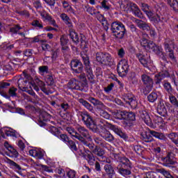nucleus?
Returning <instances> with one entry per match:
<instances>
[{
	"label": "nucleus",
	"mask_w": 178,
	"mask_h": 178,
	"mask_svg": "<svg viewBox=\"0 0 178 178\" xmlns=\"http://www.w3.org/2000/svg\"><path fill=\"white\" fill-rule=\"evenodd\" d=\"M4 147L6 148V149L8 151V155L9 156H11L12 158H17L19 153L17 152V150L13 148L12 145L9 144L8 142L4 143Z\"/></svg>",
	"instance_id": "nucleus-19"
},
{
	"label": "nucleus",
	"mask_w": 178,
	"mask_h": 178,
	"mask_svg": "<svg viewBox=\"0 0 178 178\" xmlns=\"http://www.w3.org/2000/svg\"><path fill=\"white\" fill-rule=\"evenodd\" d=\"M92 152L93 154H95V155H97V156H103L104 154H105V151H104V149L97 146L95 147V148L92 150Z\"/></svg>",
	"instance_id": "nucleus-40"
},
{
	"label": "nucleus",
	"mask_w": 178,
	"mask_h": 178,
	"mask_svg": "<svg viewBox=\"0 0 178 178\" xmlns=\"http://www.w3.org/2000/svg\"><path fill=\"white\" fill-rule=\"evenodd\" d=\"M127 8L129 12H132L138 17H143V14H141V11L140 10V8H138V6H137V4L129 3L127 4Z\"/></svg>",
	"instance_id": "nucleus-14"
},
{
	"label": "nucleus",
	"mask_w": 178,
	"mask_h": 178,
	"mask_svg": "<svg viewBox=\"0 0 178 178\" xmlns=\"http://www.w3.org/2000/svg\"><path fill=\"white\" fill-rule=\"evenodd\" d=\"M124 100L130 106H136V104H137V102L134 99V96L131 94H127L124 97Z\"/></svg>",
	"instance_id": "nucleus-24"
},
{
	"label": "nucleus",
	"mask_w": 178,
	"mask_h": 178,
	"mask_svg": "<svg viewBox=\"0 0 178 178\" xmlns=\"http://www.w3.org/2000/svg\"><path fill=\"white\" fill-rule=\"evenodd\" d=\"M76 172L74 171V170H69L67 171V176L69 178H74L76 177Z\"/></svg>",
	"instance_id": "nucleus-58"
},
{
	"label": "nucleus",
	"mask_w": 178,
	"mask_h": 178,
	"mask_svg": "<svg viewBox=\"0 0 178 178\" xmlns=\"http://www.w3.org/2000/svg\"><path fill=\"white\" fill-rule=\"evenodd\" d=\"M163 86L164 87V90H165L169 95L175 94V90H173V88H172L170 83L168 82L167 81H164Z\"/></svg>",
	"instance_id": "nucleus-32"
},
{
	"label": "nucleus",
	"mask_w": 178,
	"mask_h": 178,
	"mask_svg": "<svg viewBox=\"0 0 178 178\" xmlns=\"http://www.w3.org/2000/svg\"><path fill=\"white\" fill-rule=\"evenodd\" d=\"M77 130L79 133L81 134V136H83V137H85L86 138H88L89 141H91V136H90V134L88 133V130H87L83 127H79L77 128Z\"/></svg>",
	"instance_id": "nucleus-30"
},
{
	"label": "nucleus",
	"mask_w": 178,
	"mask_h": 178,
	"mask_svg": "<svg viewBox=\"0 0 178 178\" xmlns=\"http://www.w3.org/2000/svg\"><path fill=\"white\" fill-rule=\"evenodd\" d=\"M134 149L136 154H141V152H143V147L140 145H135Z\"/></svg>",
	"instance_id": "nucleus-63"
},
{
	"label": "nucleus",
	"mask_w": 178,
	"mask_h": 178,
	"mask_svg": "<svg viewBox=\"0 0 178 178\" xmlns=\"http://www.w3.org/2000/svg\"><path fill=\"white\" fill-rule=\"evenodd\" d=\"M24 75L26 79H28L29 81L25 80L24 79H18V87L19 90H22V91H26L27 92H29V94H34L33 92V89L35 91H40V90L44 92V94H52L54 92V89H51L47 88V85L41 81L40 79H36L35 80L34 83L31 82L30 80H31V76L29 74H26V72H24Z\"/></svg>",
	"instance_id": "nucleus-1"
},
{
	"label": "nucleus",
	"mask_w": 178,
	"mask_h": 178,
	"mask_svg": "<svg viewBox=\"0 0 178 178\" xmlns=\"http://www.w3.org/2000/svg\"><path fill=\"white\" fill-rule=\"evenodd\" d=\"M105 56V53H97L96 54V60L99 63L104 65V58Z\"/></svg>",
	"instance_id": "nucleus-47"
},
{
	"label": "nucleus",
	"mask_w": 178,
	"mask_h": 178,
	"mask_svg": "<svg viewBox=\"0 0 178 178\" xmlns=\"http://www.w3.org/2000/svg\"><path fill=\"white\" fill-rule=\"evenodd\" d=\"M170 74L166 70V67H163L161 72L154 76L156 80V84H159L165 77H169Z\"/></svg>",
	"instance_id": "nucleus-13"
},
{
	"label": "nucleus",
	"mask_w": 178,
	"mask_h": 178,
	"mask_svg": "<svg viewBox=\"0 0 178 178\" xmlns=\"http://www.w3.org/2000/svg\"><path fill=\"white\" fill-rule=\"evenodd\" d=\"M5 133L8 137H15V138L19 137V134H17L16 131L12 129H6Z\"/></svg>",
	"instance_id": "nucleus-42"
},
{
	"label": "nucleus",
	"mask_w": 178,
	"mask_h": 178,
	"mask_svg": "<svg viewBox=\"0 0 178 178\" xmlns=\"http://www.w3.org/2000/svg\"><path fill=\"white\" fill-rule=\"evenodd\" d=\"M67 87L70 90H79L81 91L83 88L87 87V82L84 81L83 83H81L76 79H71L67 84Z\"/></svg>",
	"instance_id": "nucleus-7"
},
{
	"label": "nucleus",
	"mask_w": 178,
	"mask_h": 178,
	"mask_svg": "<svg viewBox=\"0 0 178 178\" xmlns=\"http://www.w3.org/2000/svg\"><path fill=\"white\" fill-rule=\"evenodd\" d=\"M141 79L143 84L146 86L145 90L147 92H149L154 87V81H152V78L147 74H143Z\"/></svg>",
	"instance_id": "nucleus-10"
},
{
	"label": "nucleus",
	"mask_w": 178,
	"mask_h": 178,
	"mask_svg": "<svg viewBox=\"0 0 178 178\" xmlns=\"http://www.w3.org/2000/svg\"><path fill=\"white\" fill-rule=\"evenodd\" d=\"M113 87H115V84L111 83L106 88H104V91L106 92H111V90H113Z\"/></svg>",
	"instance_id": "nucleus-64"
},
{
	"label": "nucleus",
	"mask_w": 178,
	"mask_h": 178,
	"mask_svg": "<svg viewBox=\"0 0 178 178\" xmlns=\"http://www.w3.org/2000/svg\"><path fill=\"white\" fill-rule=\"evenodd\" d=\"M113 63V58L108 53H104V58L103 60V65H112Z\"/></svg>",
	"instance_id": "nucleus-36"
},
{
	"label": "nucleus",
	"mask_w": 178,
	"mask_h": 178,
	"mask_svg": "<svg viewBox=\"0 0 178 178\" xmlns=\"http://www.w3.org/2000/svg\"><path fill=\"white\" fill-rule=\"evenodd\" d=\"M79 155L81 156H84L85 159L88 161V164L90 165V166H94L95 165V157H94V155L91 154V152H84L83 151H81V153H79Z\"/></svg>",
	"instance_id": "nucleus-16"
},
{
	"label": "nucleus",
	"mask_w": 178,
	"mask_h": 178,
	"mask_svg": "<svg viewBox=\"0 0 178 178\" xmlns=\"http://www.w3.org/2000/svg\"><path fill=\"white\" fill-rule=\"evenodd\" d=\"M125 119L126 120H136V115L134 113H127L125 111Z\"/></svg>",
	"instance_id": "nucleus-52"
},
{
	"label": "nucleus",
	"mask_w": 178,
	"mask_h": 178,
	"mask_svg": "<svg viewBox=\"0 0 178 178\" xmlns=\"http://www.w3.org/2000/svg\"><path fill=\"white\" fill-rule=\"evenodd\" d=\"M149 102H155L158 99V94L156 92H152L147 96Z\"/></svg>",
	"instance_id": "nucleus-48"
},
{
	"label": "nucleus",
	"mask_w": 178,
	"mask_h": 178,
	"mask_svg": "<svg viewBox=\"0 0 178 178\" xmlns=\"http://www.w3.org/2000/svg\"><path fill=\"white\" fill-rule=\"evenodd\" d=\"M147 38L148 35H143V38L140 40V45H142V47H143V48H145L147 51L152 49L154 54L159 55L160 58H161L163 62H168V60H166V56H165V54H163V49L156 46L154 43H153L152 41L148 40L147 39Z\"/></svg>",
	"instance_id": "nucleus-2"
},
{
	"label": "nucleus",
	"mask_w": 178,
	"mask_h": 178,
	"mask_svg": "<svg viewBox=\"0 0 178 178\" xmlns=\"http://www.w3.org/2000/svg\"><path fill=\"white\" fill-rule=\"evenodd\" d=\"M92 101H94L93 102L94 105H96V106H97V109H98L99 112L101 110L104 111V109H106V106H105V105H104V103H102L95 99H92Z\"/></svg>",
	"instance_id": "nucleus-39"
},
{
	"label": "nucleus",
	"mask_w": 178,
	"mask_h": 178,
	"mask_svg": "<svg viewBox=\"0 0 178 178\" xmlns=\"http://www.w3.org/2000/svg\"><path fill=\"white\" fill-rule=\"evenodd\" d=\"M60 19L64 22L67 26H69V27H73V25L72 24V20H70V17L67 16L65 13H62L60 15Z\"/></svg>",
	"instance_id": "nucleus-35"
},
{
	"label": "nucleus",
	"mask_w": 178,
	"mask_h": 178,
	"mask_svg": "<svg viewBox=\"0 0 178 178\" xmlns=\"http://www.w3.org/2000/svg\"><path fill=\"white\" fill-rule=\"evenodd\" d=\"M169 99H170V104H172V105H173L176 108H178L177 99L176 98V97L173 96V94L169 95Z\"/></svg>",
	"instance_id": "nucleus-49"
},
{
	"label": "nucleus",
	"mask_w": 178,
	"mask_h": 178,
	"mask_svg": "<svg viewBox=\"0 0 178 178\" xmlns=\"http://www.w3.org/2000/svg\"><path fill=\"white\" fill-rule=\"evenodd\" d=\"M67 131L69 133V134H70L73 140L76 138L77 140H79V141H84V139L81 137V136H80V134H77V132L74 131V129L72 127H67Z\"/></svg>",
	"instance_id": "nucleus-22"
},
{
	"label": "nucleus",
	"mask_w": 178,
	"mask_h": 178,
	"mask_svg": "<svg viewBox=\"0 0 178 178\" xmlns=\"http://www.w3.org/2000/svg\"><path fill=\"white\" fill-rule=\"evenodd\" d=\"M71 68L74 73H81L83 72V64L79 60H72L71 61Z\"/></svg>",
	"instance_id": "nucleus-12"
},
{
	"label": "nucleus",
	"mask_w": 178,
	"mask_h": 178,
	"mask_svg": "<svg viewBox=\"0 0 178 178\" xmlns=\"http://www.w3.org/2000/svg\"><path fill=\"white\" fill-rule=\"evenodd\" d=\"M52 119V116L45 111H42L39 115L38 122L40 123V126H44L45 123L44 122H49Z\"/></svg>",
	"instance_id": "nucleus-18"
},
{
	"label": "nucleus",
	"mask_w": 178,
	"mask_h": 178,
	"mask_svg": "<svg viewBox=\"0 0 178 178\" xmlns=\"http://www.w3.org/2000/svg\"><path fill=\"white\" fill-rule=\"evenodd\" d=\"M70 37L74 44H77L80 42L79 35L74 31V29H70Z\"/></svg>",
	"instance_id": "nucleus-31"
},
{
	"label": "nucleus",
	"mask_w": 178,
	"mask_h": 178,
	"mask_svg": "<svg viewBox=\"0 0 178 178\" xmlns=\"http://www.w3.org/2000/svg\"><path fill=\"white\" fill-rule=\"evenodd\" d=\"M101 9H104V10H109L111 9V5L105 0L101 3Z\"/></svg>",
	"instance_id": "nucleus-54"
},
{
	"label": "nucleus",
	"mask_w": 178,
	"mask_h": 178,
	"mask_svg": "<svg viewBox=\"0 0 178 178\" xmlns=\"http://www.w3.org/2000/svg\"><path fill=\"white\" fill-rule=\"evenodd\" d=\"M46 83L48 89L51 88L55 91V88H54V79L51 76H49L46 79Z\"/></svg>",
	"instance_id": "nucleus-43"
},
{
	"label": "nucleus",
	"mask_w": 178,
	"mask_h": 178,
	"mask_svg": "<svg viewBox=\"0 0 178 178\" xmlns=\"http://www.w3.org/2000/svg\"><path fill=\"white\" fill-rule=\"evenodd\" d=\"M82 120L92 131L94 133H99V125H97L95 122L92 120V118L87 112H83L81 113Z\"/></svg>",
	"instance_id": "nucleus-5"
},
{
	"label": "nucleus",
	"mask_w": 178,
	"mask_h": 178,
	"mask_svg": "<svg viewBox=\"0 0 178 178\" xmlns=\"http://www.w3.org/2000/svg\"><path fill=\"white\" fill-rule=\"evenodd\" d=\"M173 48H175L173 40L170 39H166L164 42L165 51V52L169 53L170 59H171L172 62H176V58H175V54H173Z\"/></svg>",
	"instance_id": "nucleus-8"
},
{
	"label": "nucleus",
	"mask_w": 178,
	"mask_h": 178,
	"mask_svg": "<svg viewBox=\"0 0 178 178\" xmlns=\"http://www.w3.org/2000/svg\"><path fill=\"white\" fill-rule=\"evenodd\" d=\"M156 123L157 126H159L160 127H163V124H165V123H163V120H162V118L161 117L157 118V120H156Z\"/></svg>",
	"instance_id": "nucleus-61"
},
{
	"label": "nucleus",
	"mask_w": 178,
	"mask_h": 178,
	"mask_svg": "<svg viewBox=\"0 0 178 178\" xmlns=\"http://www.w3.org/2000/svg\"><path fill=\"white\" fill-rule=\"evenodd\" d=\"M111 33L116 38H123L126 34V28L120 22H114L111 24Z\"/></svg>",
	"instance_id": "nucleus-4"
},
{
	"label": "nucleus",
	"mask_w": 178,
	"mask_h": 178,
	"mask_svg": "<svg viewBox=\"0 0 178 178\" xmlns=\"http://www.w3.org/2000/svg\"><path fill=\"white\" fill-rule=\"evenodd\" d=\"M159 173L163 175V176L166 178H172V175H170V173L166 171L165 169H160Z\"/></svg>",
	"instance_id": "nucleus-57"
},
{
	"label": "nucleus",
	"mask_w": 178,
	"mask_h": 178,
	"mask_svg": "<svg viewBox=\"0 0 178 178\" xmlns=\"http://www.w3.org/2000/svg\"><path fill=\"white\" fill-rule=\"evenodd\" d=\"M79 102L82 104V105L85 106L86 109H88V111H92V106L90 104V103H88L87 101L84 99H80Z\"/></svg>",
	"instance_id": "nucleus-50"
},
{
	"label": "nucleus",
	"mask_w": 178,
	"mask_h": 178,
	"mask_svg": "<svg viewBox=\"0 0 178 178\" xmlns=\"http://www.w3.org/2000/svg\"><path fill=\"white\" fill-rule=\"evenodd\" d=\"M176 136H177V134H176L175 133H172V134H170L169 137H170V138L172 139V142L174 143V144L175 145H178V138L173 139V138H172V137H176Z\"/></svg>",
	"instance_id": "nucleus-62"
},
{
	"label": "nucleus",
	"mask_w": 178,
	"mask_h": 178,
	"mask_svg": "<svg viewBox=\"0 0 178 178\" xmlns=\"http://www.w3.org/2000/svg\"><path fill=\"white\" fill-rule=\"evenodd\" d=\"M58 138L63 141L67 145H68L69 148H70L72 151H77V147H76V144L73 140H69V138L65 134H61L58 136Z\"/></svg>",
	"instance_id": "nucleus-11"
},
{
	"label": "nucleus",
	"mask_w": 178,
	"mask_h": 178,
	"mask_svg": "<svg viewBox=\"0 0 178 178\" xmlns=\"http://www.w3.org/2000/svg\"><path fill=\"white\" fill-rule=\"evenodd\" d=\"M32 26L34 27H37L38 29H42V24L38 20H35L32 22Z\"/></svg>",
	"instance_id": "nucleus-60"
},
{
	"label": "nucleus",
	"mask_w": 178,
	"mask_h": 178,
	"mask_svg": "<svg viewBox=\"0 0 178 178\" xmlns=\"http://www.w3.org/2000/svg\"><path fill=\"white\" fill-rule=\"evenodd\" d=\"M9 86H10V83L8 82H0V95H1L2 97H5L6 95L5 92L2 91V89L7 88Z\"/></svg>",
	"instance_id": "nucleus-44"
},
{
	"label": "nucleus",
	"mask_w": 178,
	"mask_h": 178,
	"mask_svg": "<svg viewBox=\"0 0 178 178\" xmlns=\"http://www.w3.org/2000/svg\"><path fill=\"white\" fill-rule=\"evenodd\" d=\"M140 118L144 120L145 123L147 124V126H151L152 124V121L151 120V118H149V115L147 111H143L140 113Z\"/></svg>",
	"instance_id": "nucleus-29"
},
{
	"label": "nucleus",
	"mask_w": 178,
	"mask_h": 178,
	"mask_svg": "<svg viewBox=\"0 0 178 178\" xmlns=\"http://www.w3.org/2000/svg\"><path fill=\"white\" fill-rule=\"evenodd\" d=\"M165 2L175 10L178 12V1L177 0H165Z\"/></svg>",
	"instance_id": "nucleus-37"
},
{
	"label": "nucleus",
	"mask_w": 178,
	"mask_h": 178,
	"mask_svg": "<svg viewBox=\"0 0 178 178\" xmlns=\"http://www.w3.org/2000/svg\"><path fill=\"white\" fill-rule=\"evenodd\" d=\"M104 169L107 173V175H114L115 174V170H113V167L111 164H106L104 167Z\"/></svg>",
	"instance_id": "nucleus-41"
},
{
	"label": "nucleus",
	"mask_w": 178,
	"mask_h": 178,
	"mask_svg": "<svg viewBox=\"0 0 178 178\" xmlns=\"http://www.w3.org/2000/svg\"><path fill=\"white\" fill-rule=\"evenodd\" d=\"M55 173H57V175H54L55 177L58 178V177H61V178H65L66 177V175L65 174V170L62 169V168H57L55 170Z\"/></svg>",
	"instance_id": "nucleus-45"
},
{
	"label": "nucleus",
	"mask_w": 178,
	"mask_h": 178,
	"mask_svg": "<svg viewBox=\"0 0 178 178\" xmlns=\"http://www.w3.org/2000/svg\"><path fill=\"white\" fill-rule=\"evenodd\" d=\"M113 118H115V119H118L119 120L126 119V111L115 110L113 112Z\"/></svg>",
	"instance_id": "nucleus-28"
},
{
	"label": "nucleus",
	"mask_w": 178,
	"mask_h": 178,
	"mask_svg": "<svg viewBox=\"0 0 178 178\" xmlns=\"http://www.w3.org/2000/svg\"><path fill=\"white\" fill-rule=\"evenodd\" d=\"M120 163L123 165H125V166H129L130 167V161L129 159L126 157H122L121 159Z\"/></svg>",
	"instance_id": "nucleus-59"
},
{
	"label": "nucleus",
	"mask_w": 178,
	"mask_h": 178,
	"mask_svg": "<svg viewBox=\"0 0 178 178\" xmlns=\"http://www.w3.org/2000/svg\"><path fill=\"white\" fill-rule=\"evenodd\" d=\"M117 70L119 76H121V77L125 76L126 73L129 72V63L127 62V60H121L118 65Z\"/></svg>",
	"instance_id": "nucleus-9"
},
{
	"label": "nucleus",
	"mask_w": 178,
	"mask_h": 178,
	"mask_svg": "<svg viewBox=\"0 0 178 178\" xmlns=\"http://www.w3.org/2000/svg\"><path fill=\"white\" fill-rule=\"evenodd\" d=\"M165 166H169V165H175L176 163V159L173 157L172 154H168V156L163 159Z\"/></svg>",
	"instance_id": "nucleus-25"
},
{
	"label": "nucleus",
	"mask_w": 178,
	"mask_h": 178,
	"mask_svg": "<svg viewBox=\"0 0 178 178\" xmlns=\"http://www.w3.org/2000/svg\"><path fill=\"white\" fill-rule=\"evenodd\" d=\"M111 127L112 130H113L114 133H115V134L119 136L121 138H123V140H125V141H127V135L122 131V129L114 125H111Z\"/></svg>",
	"instance_id": "nucleus-23"
},
{
	"label": "nucleus",
	"mask_w": 178,
	"mask_h": 178,
	"mask_svg": "<svg viewBox=\"0 0 178 178\" xmlns=\"http://www.w3.org/2000/svg\"><path fill=\"white\" fill-rule=\"evenodd\" d=\"M99 113H100V116H102V118H104V119H108V120L111 119V115H109L108 112L104 110H100Z\"/></svg>",
	"instance_id": "nucleus-56"
},
{
	"label": "nucleus",
	"mask_w": 178,
	"mask_h": 178,
	"mask_svg": "<svg viewBox=\"0 0 178 178\" xmlns=\"http://www.w3.org/2000/svg\"><path fill=\"white\" fill-rule=\"evenodd\" d=\"M8 163L10 168H11V169H13L14 170H15V172H19V170H22V168L20 167V165H19L15 161H13L12 160H8Z\"/></svg>",
	"instance_id": "nucleus-38"
},
{
	"label": "nucleus",
	"mask_w": 178,
	"mask_h": 178,
	"mask_svg": "<svg viewBox=\"0 0 178 178\" xmlns=\"http://www.w3.org/2000/svg\"><path fill=\"white\" fill-rule=\"evenodd\" d=\"M135 22L138 27H139V29H141L142 30H145V31H149V30H151V26L148 25V24H146L145 22L140 19H136Z\"/></svg>",
	"instance_id": "nucleus-26"
},
{
	"label": "nucleus",
	"mask_w": 178,
	"mask_h": 178,
	"mask_svg": "<svg viewBox=\"0 0 178 178\" xmlns=\"http://www.w3.org/2000/svg\"><path fill=\"white\" fill-rule=\"evenodd\" d=\"M118 173L123 176L124 177L128 178L129 176H131V171L129 169L123 168H118Z\"/></svg>",
	"instance_id": "nucleus-34"
},
{
	"label": "nucleus",
	"mask_w": 178,
	"mask_h": 178,
	"mask_svg": "<svg viewBox=\"0 0 178 178\" xmlns=\"http://www.w3.org/2000/svg\"><path fill=\"white\" fill-rule=\"evenodd\" d=\"M40 16L44 22H51L52 17L45 11L40 13Z\"/></svg>",
	"instance_id": "nucleus-46"
},
{
	"label": "nucleus",
	"mask_w": 178,
	"mask_h": 178,
	"mask_svg": "<svg viewBox=\"0 0 178 178\" xmlns=\"http://www.w3.org/2000/svg\"><path fill=\"white\" fill-rule=\"evenodd\" d=\"M20 29H22L20 26H16L15 27H13L10 29L11 33H13L14 34H19V35H22V37H24V33H19V30H20Z\"/></svg>",
	"instance_id": "nucleus-51"
},
{
	"label": "nucleus",
	"mask_w": 178,
	"mask_h": 178,
	"mask_svg": "<svg viewBox=\"0 0 178 178\" xmlns=\"http://www.w3.org/2000/svg\"><path fill=\"white\" fill-rule=\"evenodd\" d=\"M29 154L36 159H42L45 155V152L41 149H33L29 150Z\"/></svg>",
	"instance_id": "nucleus-17"
},
{
	"label": "nucleus",
	"mask_w": 178,
	"mask_h": 178,
	"mask_svg": "<svg viewBox=\"0 0 178 178\" xmlns=\"http://www.w3.org/2000/svg\"><path fill=\"white\" fill-rule=\"evenodd\" d=\"M39 73L42 76H44L46 73H48V66L47 65H43L39 67Z\"/></svg>",
	"instance_id": "nucleus-53"
},
{
	"label": "nucleus",
	"mask_w": 178,
	"mask_h": 178,
	"mask_svg": "<svg viewBox=\"0 0 178 178\" xmlns=\"http://www.w3.org/2000/svg\"><path fill=\"white\" fill-rule=\"evenodd\" d=\"M81 56L82 58V60H83V63L86 67V70L89 73V74H92V70H91V67L90 66V58L87 54H83L81 53Z\"/></svg>",
	"instance_id": "nucleus-21"
},
{
	"label": "nucleus",
	"mask_w": 178,
	"mask_h": 178,
	"mask_svg": "<svg viewBox=\"0 0 178 178\" xmlns=\"http://www.w3.org/2000/svg\"><path fill=\"white\" fill-rule=\"evenodd\" d=\"M101 137L104 138L108 143H113L115 140V137L112 135L111 132L107 130H103V131L100 134Z\"/></svg>",
	"instance_id": "nucleus-20"
},
{
	"label": "nucleus",
	"mask_w": 178,
	"mask_h": 178,
	"mask_svg": "<svg viewBox=\"0 0 178 178\" xmlns=\"http://www.w3.org/2000/svg\"><path fill=\"white\" fill-rule=\"evenodd\" d=\"M157 112L159 115H161V116H166V113H168V111L166 110V107H165V104H163V103H160L158 105Z\"/></svg>",
	"instance_id": "nucleus-33"
},
{
	"label": "nucleus",
	"mask_w": 178,
	"mask_h": 178,
	"mask_svg": "<svg viewBox=\"0 0 178 178\" xmlns=\"http://www.w3.org/2000/svg\"><path fill=\"white\" fill-rule=\"evenodd\" d=\"M140 6L142 10L145 12L147 16L149 17V20L153 22V23L158 24V23H164V22H166V19L163 18V17H159L158 14H155L151 11V8L148 6V4L141 3Z\"/></svg>",
	"instance_id": "nucleus-3"
},
{
	"label": "nucleus",
	"mask_w": 178,
	"mask_h": 178,
	"mask_svg": "<svg viewBox=\"0 0 178 178\" xmlns=\"http://www.w3.org/2000/svg\"><path fill=\"white\" fill-rule=\"evenodd\" d=\"M40 168L44 172H47V173H54V169H52V167L42 165H40Z\"/></svg>",
	"instance_id": "nucleus-55"
},
{
	"label": "nucleus",
	"mask_w": 178,
	"mask_h": 178,
	"mask_svg": "<svg viewBox=\"0 0 178 178\" xmlns=\"http://www.w3.org/2000/svg\"><path fill=\"white\" fill-rule=\"evenodd\" d=\"M155 137L156 138H159V140H162V135L161 134L155 131H143L141 133V137L145 143H151L153 140L152 136Z\"/></svg>",
	"instance_id": "nucleus-6"
},
{
	"label": "nucleus",
	"mask_w": 178,
	"mask_h": 178,
	"mask_svg": "<svg viewBox=\"0 0 178 178\" xmlns=\"http://www.w3.org/2000/svg\"><path fill=\"white\" fill-rule=\"evenodd\" d=\"M136 56L139 59L141 65H143L145 67L148 66V63H149V55L147 54V53H139L136 54Z\"/></svg>",
	"instance_id": "nucleus-15"
},
{
	"label": "nucleus",
	"mask_w": 178,
	"mask_h": 178,
	"mask_svg": "<svg viewBox=\"0 0 178 178\" xmlns=\"http://www.w3.org/2000/svg\"><path fill=\"white\" fill-rule=\"evenodd\" d=\"M60 44L62 47L63 51H69V47L67 46V42H69V39H67V36L63 35L60 38Z\"/></svg>",
	"instance_id": "nucleus-27"
}]
</instances>
